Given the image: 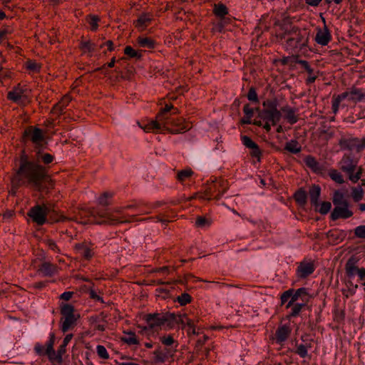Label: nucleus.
<instances>
[{"label": "nucleus", "instance_id": "f257e3e1", "mask_svg": "<svg viewBox=\"0 0 365 365\" xmlns=\"http://www.w3.org/2000/svg\"><path fill=\"white\" fill-rule=\"evenodd\" d=\"M277 37L290 53H297L306 48L309 41V35L306 31L290 24L282 25L277 31Z\"/></svg>", "mask_w": 365, "mask_h": 365}, {"label": "nucleus", "instance_id": "f03ea898", "mask_svg": "<svg viewBox=\"0 0 365 365\" xmlns=\"http://www.w3.org/2000/svg\"><path fill=\"white\" fill-rule=\"evenodd\" d=\"M46 176L45 169L37 163L27 160L25 156L21 159V166L17 173L19 180L26 179L36 189L39 190Z\"/></svg>", "mask_w": 365, "mask_h": 365}, {"label": "nucleus", "instance_id": "7ed1b4c3", "mask_svg": "<svg viewBox=\"0 0 365 365\" xmlns=\"http://www.w3.org/2000/svg\"><path fill=\"white\" fill-rule=\"evenodd\" d=\"M135 206L130 205L125 207H120L111 212L108 210H96L92 215L97 224L118 225L120 223L131 222L135 220V215H126L124 210L126 209H133Z\"/></svg>", "mask_w": 365, "mask_h": 365}, {"label": "nucleus", "instance_id": "20e7f679", "mask_svg": "<svg viewBox=\"0 0 365 365\" xmlns=\"http://www.w3.org/2000/svg\"><path fill=\"white\" fill-rule=\"evenodd\" d=\"M173 109V106L166 105L165 107L157 115L155 120H150L147 123L140 124V126L145 132L158 133L161 127H168L170 124V118L173 114L178 113V109H174L172 114H169V111Z\"/></svg>", "mask_w": 365, "mask_h": 365}, {"label": "nucleus", "instance_id": "39448f33", "mask_svg": "<svg viewBox=\"0 0 365 365\" xmlns=\"http://www.w3.org/2000/svg\"><path fill=\"white\" fill-rule=\"evenodd\" d=\"M172 319L173 316L167 313L148 314L144 317V320L147 325L143 327H139L142 329V331L150 329L158 331L162 328L170 329L172 327Z\"/></svg>", "mask_w": 365, "mask_h": 365}, {"label": "nucleus", "instance_id": "423d86ee", "mask_svg": "<svg viewBox=\"0 0 365 365\" xmlns=\"http://www.w3.org/2000/svg\"><path fill=\"white\" fill-rule=\"evenodd\" d=\"M263 110L257 108L258 116L263 121L271 122L272 125H277L282 118V113L277 108L276 100H267L262 103Z\"/></svg>", "mask_w": 365, "mask_h": 365}, {"label": "nucleus", "instance_id": "0eeeda50", "mask_svg": "<svg viewBox=\"0 0 365 365\" xmlns=\"http://www.w3.org/2000/svg\"><path fill=\"white\" fill-rule=\"evenodd\" d=\"M339 167L352 182L355 183L361 178V169L357 167V163L351 156L344 155L339 162Z\"/></svg>", "mask_w": 365, "mask_h": 365}, {"label": "nucleus", "instance_id": "6e6552de", "mask_svg": "<svg viewBox=\"0 0 365 365\" xmlns=\"http://www.w3.org/2000/svg\"><path fill=\"white\" fill-rule=\"evenodd\" d=\"M61 313L63 316L61 319V330L63 332H66L76 324L80 316L78 314L75 313L74 307L69 304H65L61 306Z\"/></svg>", "mask_w": 365, "mask_h": 365}, {"label": "nucleus", "instance_id": "1a4fd4ad", "mask_svg": "<svg viewBox=\"0 0 365 365\" xmlns=\"http://www.w3.org/2000/svg\"><path fill=\"white\" fill-rule=\"evenodd\" d=\"M365 98V94L359 89H352L349 91L342 93L332 99V110L334 113H336L339 110V105L341 101L347 99L351 102H359Z\"/></svg>", "mask_w": 365, "mask_h": 365}, {"label": "nucleus", "instance_id": "9d476101", "mask_svg": "<svg viewBox=\"0 0 365 365\" xmlns=\"http://www.w3.org/2000/svg\"><path fill=\"white\" fill-rule=\"evenodd\" d=\"M228 189V184L226 180L220 179L211 182L207 185L205 194L202 196L205 199H220Z\"/></svg>", "mask_w": 365, "mask_h": 365}, {"label": "nucleus", "instance_id": "9b49d317", "mask_svg": "<svg viewBox=\"0 0 365 365\" xmlns=\"http://www.w3.org/2000/svg\"><path fill=\"white\" fill-rule=\"evenodd\" d=\"M52 210V207L48 205H37L33 207L29 212V216L38 225H43L46 221V216Z\"/></svg>", "mask_w": 365, "mask_h": 365}, {"label": "nucleus", "instance_id": "f8f14e48", "mask_svg": "<svg viewBox=\"0 0 365 365\" xmlns=\"http://www.w3.org/2000/svg\"><path fill=\"white\" fill-rule=\"evenodd\" d=\"M345 272L350 279L357 276L360 280H365V268L359 267L358 259L355 257H351L347 260L345 264Z\"/></svg>", "mask_w": 365, "mask_h": 365}, {"label": "nucleus", "instance_id": "ddd939ff", "mask_svg": "<svg viewBox=\"0 0 365 365\" xmlns=\"http://www.w3.org/2000/svg\"><path fill=\"white\" fill-rule=\"evenodd\" d=\"M339 144L343 150L360 153L365 148V138H344L340 139Z\"/></svg>", "mask_w": 365, "mask_h": 365}, {"label": "nucleus", "instance_id": "4468645a", "mask_svg": "<svg viewBox=\"0 0 365 365\" xmlns=\"http://www.w3.org/2000/svg\"><path fill=\"white\" fill-rule=\"evenodd\" d=\"M170 123L168 127H161L159 132L168 130L170 133L178 134L184 133L190 129V124L184 120L182 118H175L174 117L170 118Z\"/></svg>", "mask_w": 365, "mask_h": 365}, {"label": "nucleus", "instance_id": "2eb2a0df", "mask_svg": "<svg viewBox=\"0 0 365 365\" xmlns=\"http://www.w3.org/2000/svg\"><path fill=\"white\" fill-rule=\"evenodd\" d=\"M24 138L31 140L36 146H41L45 142V135L38 128L29 126L24 133Z\"/></svg>", "mask_w": 365, "mask_h": 365}, {"label": "nucleus", "instance_id": "dca6fc26", "mask_svg": "<svg viewBox=\"0 0 365 365\" xmlns=\"http://www.w3.org/2000/svg\"><path fill=\"white\" fill-rule=\"evenodd\" d=\"M353 212L349 209V203L341 204L334 207L331 217L336 220L339 218L346 219L351 217Z\"/></svg>", "mask_w": 365, "mask_h": 365}, {"label": "nucleus", "instance_id": "f3484780", "mask_svg": "<svg viewBox=\"0 0 365 365\" xmlns=\"http://www.w3.org/2000/svg\"><path fill=\"white\" fill-rule=\"evenodd\" d=\"M315 269L314 264L312 261L301 262L297 269V274L299 278H306L312 274Z\"/></svg>", "mask_w": 365, "mask_h": 365}, {"label": "nucleus", "instance_id": "a211bd4d", "mask_svg": "<svg viewBox=\"0 0 365 365\" xmlns=\"http://www.w3.org/2000/svg\"><path fill=\"white\" fill-rule=\"evenodd\" d=\"M331 39V35L326 26L323 28H317L314 38L315 41L321 46L327 45Z\"/></svg>", "mask_w": 365, "mask_h": 365}, {"label": "nucleus", "instance_id": "6ab92c4d", "mask_svg": "<svg viewBox=\"0 0 365 365\" xmlns=\"http://www.w3.org/2000/svg\"><path fill=\"white\" fill-rule=\"evenodd\" d=\"M26 98V91L20 86L16 87L8 93V98L18 103L23 102Z\"/></svg>", "mask_w": 365, "mask_h": 365}, {"label": "nucleus", "instance_id": "aec40b11", "mask_svg": "<svg viewBox=\"0 0 365 365\" xmlns=\"http://www.w3.org/2000/svg\"><path fill=\"white\" fill-rule=\"evenodd\" d=\"M297 111L296 108H292L289 106H283L280 110V112H282L284 114V118L290 124H294L297 122L298 117Z\"/></svg>", "mask_w": 365, "mask_h": 365}, {"label": "nucleus", "instance_id": "412c9836", "mask_svg": "<svg viewBox=\"0 0 365 365\" xmlns=\"http://www.w3.org/2000/svg\"><path fill=\"white\" fill-rule=\"evenodd\" d=\"M55 336L53 333L50 334L49 339L46 344V354L51 361H57V352L53 349Z\"/></svg>", "mask_w": 365, "mask_h": 365}, {"label": "nucleus", "instance_id": "4be33fe9", "mask_svg": "<svg viewBox=\"0 0 365 365\" xmlns=\"http://www.w3.org/2000/svg\"><path fill=\"white\" fill-rule=\"evenodd\" d=\"M308 292L304 287L298 289L294 294H292V298L286 305V308H289L299 298H302V301L307 299Z\"/></svg>", "mask_w": 365, "mask_h": 365}, {"label": "nucleus", "instance_id": "5701e85b", "mask_svg": "<svg viewBox=\"0 0 365 365\" xmlns=\"http://www.w3.org/2000/svg\"><path fill=\"white\" fill-rule=\"evenodd\" d=\"M77 252L86 259H90L94 252L93 248L86 244H78L76 245Z\"/></svg>", "mask_w": 365, "mask_h": 365}, {"label": "nucleus", "instance_id": "b1692460", "mask_svg": "<svg viewBox=\"0 0 365 365\" xmlns=\"http://www.w3.org/2000/svg\"><path fill=\"white\" fill-rule=\"evenodd\" d=\"M291 333V328L289 325L284 324L279 326L276 331V340L277 342L281 343L284 341Z\"/></svg>", "mask_w": 365, "mask_h": 365}, {"label": "nucleus", "instance_id": "393cba45", "mask_svg": "<svg viewBox=\"0 0 365 365\" xmlns=\"http://www.w3.org/2000/svg\"><path fill=\"white\" fill-rule=\"evenodd\" d=\"M38 272L45 277H51L58 272L57 267L49 262H43L38 269Z\"/></svg>", "mask_w": 365, "mask_h": 365}, {"label": "nucleus", "instance_id": "a878e982", "mask_svg": "<svg viewBox=\"0 0 365 365\" xmlns=\"http://www.w3.org/2000/svg\"><path fill=\"white\" fill-rule=\"evenodd\" d=\"M152 20V15L148 13L141 14L135 21V26L139 30H144Z\"/></svg>", "mask_w": 365, "mask_h": 365}, {"label": "nucleus", "instance_id": "bb28decb", "mask_svg": "<svg viewBox=\"0 0 365 365\" xmlns=\"http://www.w3.org/2000/svg\"><path fill=\"white\" fill-rule=\"evenodd\" d=\"M73 338V334H67L63 339V344L60 346L57 351V362L61 363L63 361V355L66 353V346Z\"/></svg>", "mask_w": 365, "mask_h": 365}, {"label": "nucleus", "instance_id": "cd10ccee", "mask_svg": "<svg viewBox=\"0 0 365 365\" xmlns=\"http://www.w3.org/2000/svg\"><path fill=\"white\" fill-rule=\"evenodd\" d=\"M306 165L311 168L314 172L319 173L322 170V166L320 163L313 157L307 156L305 158Z\"/></svg>", "mask_w": 365, "mask_h": 365}, {"label": "nucleus", "instance_id": "c85d7f7f", "mask_svg": "<svg viewBox=\"0 0 365 365\" xmlns=\"http://www.w3.org/2000/svg\"><path fill=\"white\" fill-rule=\"evenodd\" d=\"M137 43L138 46L144 48L151 49L155 48V42L150 38L145 36H139L137 38Z\"/></svg>", "mask_w": 365, "mask_h": 365}, {"label": "nucleus", "instance_id": "c756f323", "mask_svg": "<svg viewBox=\"0 0 365 365\" xmlns=\"http://www.w3.org/2000/svg\"><path fill=\"white\" fill-rule=\"evenodd\" d=\"M122 340L128 345H137L139 344L135 334L133 331H124Z\"/></svg>", "mask_w": 365, "mask_h": 365}, {"label": "nucleus", "instance_id": "7c9ffc66", "mask_svg": "<svg viewBox=\"0 0 365 365\" xmlns=\"http://www.w3.org/2000/svg\"><path fill=\"white\" fill-rule=\"evenodd\" d=\"M71 98L69 96H65L61 101H59L53 109V112L55 113H61L63 112L64 108H66Z\"/></svg>", "mask_w": 365, "mask_h": 365}, {"label": "nucleus", "instance_id": "2f4dec72", "mask_svg": "<svg viewBox=\"0 0 365 365\" xmlns=\"http://www.w3.org/2000/svg\"><path fill=\"white\" fill-rule=\"evenodd\" d=\"M321 193V188L318 185H312L309 190V197L311 202L317 205Z\"/></svg>", "mask_w": 365, "mask_h": 365}, {"label": "nucleus", "instance_id": "473e14b6", "mask_svg": "<svg viewBox=\"0 0 365 365\" xmlns=\"http://www.w3.org/2000/svg\"><path fill=\"white\" fill-rule=\"evenodd\" d=\"M284 148L287 151L294 154H297L301 151V145L295 140H292L287 142L285 145Z\"/></svg>", "mask_w": 365, "mask_h": 365}, {"label": "nucleus", "instance_id": "72a5a7b5", "mask_svg": "<svg viewBox=\"0 0 365 365\" xmlns=\"http://www.w3.org/2000/svg\"><path fill=\"white\" fill-rule=\"evenodd\" d=\"M330 178L336 183L342 184L344 182V179L341 173L335 169H331L328 172Z\"/></svg>", "mask_w": 365, "mask_h": 365}, {"label": "nucleus", "instance_id": "f704fd0d", "mask_svg": "<svg viewBox=\"0 0 365 365\" xmlns=\"http://www.w3.org/2000/svg\"><path fill=\"white\" fill-rule=\"evenodd\" d=\"M214 13L217 17L222 19L228 14V9L222 4H215Z\"/></svg>", "mask_w": 365, "mask_h": 365}, {"label": "nucleus", "instance_id": "c9c22d12", "mask_svg": "<svg viewBox=\"0 0 365 365\" xmlns=\"http://www.w3.org/2000/svg\"><path fill=\"white\" fill-rule=\"evenodd\" d=\"M160 341H161V343L163 345L168 346V348L172 347V346L174 344H175V346L173 349H176V347L178 346L177 341L174 339V338L171 335L162 336L160 337Z\"/></svg>", "mask_w": 365, "mask_h": 365}, {"label": "nucleus", "instance_id": "e433bc0d", "mask_svg": "<svg viewBox=\"0 0 365 365\" xmlns=\"http://www.w3.org/2000/svg\"><path fill=\"white\" fill-rule=\"evenodd\" d=\"M193 175V172L190 168L182 170L178 173V180L181 182L189 179Z\"/></svg>", "mask_w": 365, "mask_h": 365}, {"label": "nucleus", "instance_id": "4c0bfd02", "mask_svg": "<svg viewBox=\"0 0 365 365\" xmlns=\"http://www.w3.org/2000/svg\"><path fill=\"white\" fill-rule=\"evenodd\" d=\"M153 355L155 362L163 363L168 359V354H164L163 350L160 347L155 350Z\"/></svg>", "mask_w": 365, "mask_h": 365}, {"label": "nucleus", "instance_id": "58836bf2", "mask_svg": "<svg viewBox=\"0 0 365 365\" xmlns=\"http://www.w3.org/2000/svg\"><path fill=\"white\" fill-rule=\"evenodd\" d=\"M310 348L309 344H297L295 352L302 358H305L308 355V349Z\"/></svg>", "mask_w": 365, "mask_h": 365}, {"label": "nucleus", "instance_id": "ea45409f", "mask_svg": "<svg viewBox=\"0 0 365 365\" xmlns=\"http://www.w3.org/2000/svg\"><path fill=\"white\" fill-rule=\"evenodd\" d=\"M347 200L344 198V194L339 191H336L333 196V203L334 206L341 204L347 203Z\"/></svg>", "mask_w": 365, "mask_h": 365}, {"label": "nucleus", "instance_id": "a19ab883", "mask_svg": "<svg viewBox=\"0 0 365 365\" xmlns=\"http://www.w3.org/2000/svg\"><path fill=\"white\" fill-rule=\"evenodd\" d=\"M351 197L355 202H359L364 197V190L361 187H355L351 189Z\"/></svg>", "mask_w": 365, "mask_h": 365}, {"label": "nucleus", "instance_id": "79ce46f5", "mask_svg": "<svg viewBox=\"0 0 365 365\" xmlns=\"http://www.w3.org/2000/svg\"><path fill=\"white\" fill-rule=\"evenodd\" d=\"M191 296L187 293H182L177 297L176 301L182 306L186 305L191 302Z\"/></svg>", "mask_w": 365, "mask_h": 365}, {"label": "nucleus", "instance_id": "37998d69", "mask_svg": "<svg viewBox=\"0 0 365 365\" xmlns=\"http://www.w3.org/2000/svg\"><path fill=\"white\" fill-rule=\"evenodd\" d=\"M96 45L91 41H83L81 43V48L84 53L95 51Z\"/></svg>", "mask_w": 365, "mask_h": 365}, {"label": "nucleus", "instance_id": "c03bdc74", "mask_svg": "<svg viewBox=\"0 0 365 365\" xmlns=\"http://www.w3.org/2000/svg\"><path fill=\"white\" fill-rule=\"evenodd\" d=\"M304 306V303H294L289 308H292L289 317H296L301 312L302 309Z\"/></svg>", "mask_w": 365, "mask_h": 365}, {"label": "nucleus", "instance_id": "a18cd8bd", "mask_svg": "<svg viewBox=\"0 0 365 365\" xmlns=\"http://www.w3.org/2000/svg\"><path fill=\"white\" fill-rule=\"evenodd\" d=\"M195 225L198 227L203 228L210 226V221L205 217L199 216L196 219Z\"/></svg>", "mask_w": 365, "mask_h": 365}, {"label": "nucleus", "instance_id": "49530a36", "mask_svg": "<svg viewBox=\"0 0 365 365\" xmlns=\"http://www.w3.org/2000/svg\"><path fill=\"white\" fill-rule=\"evenodd\" d=\"M296 201L300 205H304L307 200V194L304 190H299L294 195Z\"/></svg>", "mask_w": 365, "mask_h": 365}, {"label": "nucleus", "instance_id": "de8ad7c7", "mask_svg": "<svg viewBox=\"0 0 365 365\" xmlns=\"http://www.w3.org/2000/svg\"><path fill=\"white\" fill-rule=\"evenodd\" d=\"M96 351L100 358L103 359H107L109 358L108 352L103 345H98L96 346Z\"/></svg>", "mask_w": 365, "mask_h": 365}, {"label": "nucleus", "instance_id": "09e8293b", "mask_svg": "<svg viewBox=\"0 0 365 365\" xmlns=\"http://www.w3.org/2000/svg\"><path fill=\"white\" fill-rule=\"evenodd\" d=\"M26 68L32 72H38L41 66L36 61H28L26 63Z\"/></svg>", "mask_w": 365, "mask_h": 365}, {"label": "nucleus", "instance_id": "8fccbe9b", "mask_svg": "<svg viewBox=\"0 0 365 365\" xmlns=\"http://www.w3.org/2000/svg\"><path fill=\"white\" fill-rule=\"evenodd\" d=\"M112 197V194L104 192L98 199V203L101 205L106 206L108 205V199Z\"/></svg>", "mask_w": 365, "mask_h": 365}, {"label": "nucleus", "instance_id": "3c124183", "mask_svg": "<svg viewBox=\"0 0 365 365\" xmlns=\"http://www.w3.org/2000/svg\"><path fill=\"white\" fill-rule=\"evenodd\" d=\"M124 53L132 58H140L141 56V55L131 46H126L124 49Z\"/></svg>", "mask_w": 365, "mask_h": 365}, {"label": "nucleus", "instance_id": "603ef678", "mask_svg": "<svg viewBox=\"0 0 365 365\" xmlns=\"http://www.w3.org/2000/svg\"><path fill=\"white\" fill-rule=\"evenodd\" d=\"M242 143L247 147L250 149L252 148H255L256 143L248 136L244 135L242 137Z\"/></svg>", "mask_w": 365, "mask_h": 365}, {"label": "nucleus", "instance_id": "864d4df0", "mask_svg": "<svg viewBox=\"0 0 365 365\" xmlns=\"http://www.w3.org/2000/svg\"><path fill=\"white\" fill-rule=\"evenodd\" d=\"M37 158L38 159H41L42 161L45 163V164H49L51 163L53 160V155L48 154V153H44V154H40L39 153H38V155H37Z\"/></svg>", "mask_w": 365, "mask_h": 365}, {"label": "nucleus", "instance_id": "5fc2aeb1", "mask_svg": "<svg viewBox=\"0 0 365 365\" xmlns=\"http://www.w3.org/2000/svg\"><path fill=\"white\" fill-rule=\"evenodd\" d=\"M247 98L250 101L258 102V96L255 89L253 87L250 88L247 93Z\"/></svg>", "mask_w": 365, "mask_h": 365}, {"label": "nucleus", "instance_id": "6e6d98bb", "mask_svg": "<svg viewBox=\"0 0 365 365\" xmlns=\"http://www.w3.org/2000/svg\"><path fill=\"white\" fill-rule=\"evenodd\" d=\"M331 205L329 202H323L319 207V212L321 214H327L331 209Z\"/></svg>", "mask_w": 365, "mask_h": 365}, {"label": "nucleus", "instance_id": "4d7b16f0", "mask_svg": "<svg viewBox=\"0 0 365 365\" xmlns=\"http://www.w3.org/2000/svg\"><path fill=\"white\" fill-rule=\"evenodd\" d=\"M355 235L360 238H365V225H360L355 228Z\"/></svg>", "mask_w": 365, "mask_h": 365}, {"label": "nucleus", "instance_id": "13d9d810", "mask_svg": "<svg viewBox=\"0 0 365 365\" xmlns=\"http://www.w3.org/2000/svg\"><path fill=\"white\" fill-rule=\"evenodd\" d=\"M172 217H171L169 214L163 213L158 215L157 219L158 222H161L162 223H167L172 220Z\"/></svg>", "mask_w": 365, "mask_h": 365}, {"label": "nucleus", "instance_id": "bf43d9fd", "mask_svg": "<svg viewBox=\"0 0 365 365\" xmlns=\"http://www.w3.org/2000/svg\"><path fill=\"white\" fill-rule=\"evenodd\" d=\"M292 289H289L284 292L282 296H281V302L282 304H284L287 302L289 299L292 298Z\"/></svg>", "mask_w": 365, "mask_h": 365}, {"label": "nucleus", "instance_id": "052dcab7", "mask_svg": "<svg viewBox=\"0 0 365 365\" xmlns=\"http://www.w3.org/2000/svg\"><path fill=\"white\" fill-rule=\"evenodd\" d=\"M34 350L38 355H46L45 346L40 344L35 345Z\"/></svg>", "mask_w": 365, "mask_h": 365}, {"label": "nucleus", "instance_id": "680f3d73", "mask_svg": "<svg viewBox=\"0 0 365 365\" xmlns=\"http://www.w3.org/2000/svg\"><path fill=\"white\" fill-rule=\"evenodd\" d=\"M45 242L50 250L54 252H58V248L54 241L52 240H46Z\"/></svg>", "mask_w": 365, "mask_h": 365}, {"label": "nucleus", "instance_id": "e2e57ef3", "mask_svg": "<svg viewBox=\"0 0 365 365\" xmlns=\"http://www.w3.org/2000/svg\"><path fill=\"white\" fill-rule=\"evenodd\" d=\"M98 17L93 16L90 18L89 24L91 25L92 30H96L98 28Z\"/></svg>", "mask_w": 365, "mask_h": 365}, {"label": "nucleus", "instance_id": "0e129e2a", "mask_svg": "<svg viewBox=\"0 0 365 365\" xmlns=\"http://www.w3.org/2000/svg\"><path fill=\"white\" fill-rule=\"evenodd\" d=\"M299 63L302 65V66L309 73L312 74L313 72V69L309 65V63L306 61L301 60L299 61Z\"/></svg>", "mask_w": 365, "mask_h": 365}, {"label": "nucleus", "instance_id": "69168bd1", "mask_svg": "<svg viewBox=\"0 0 365 365\" xmlns=\"http://www.w3.org/2000/svg\"><path fill=\"white\" fill-rule=\"evenodd\" d=\"M243 111L247 117H252L254 109L250 108L249 105H245L243 108Z\"/></svg>", "mask_w": 365, "mask_h": 365}, {"label": "nucleus", "instance_id": "338daca9", "mask_svg": "<svg viewBox=\"0 0 365 365\" xmlns=\"http://www.w3.org/2000/svg\"><path fill=\"white\" fill-rule=\"evenodd\" d=\"M73 295V293L71 292H65L61 295V299L68 301L69 300Z\"/></svg>", "mask_w": 365, "mask_h": 365}, {"label": "nucleus", "instance_id": "774afa93", "mask_svg": "<svg viewBox=\"0 0 365 365\" xmlns=\"http://www.w3.org/2000/svg\"><path fill=\"white\" fill-rule=\"evenodd\" d=\"M163 350L164 351V354H168V359L169 357H171L173 355L174 352L175 351V349H173V347L165 348Z\"/></svg>", "mask_w": 365, "mask_h": 365}]
</instances>
